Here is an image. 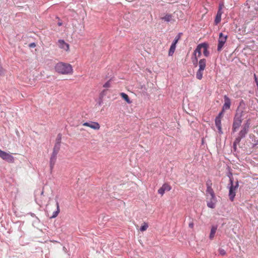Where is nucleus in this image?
I'll list each match as a JSON object with an SVG mask.
<instances>
[{"instance_id":"a878e982","label":"nucleus","mask_w":258,"mask_h":258,"mask_svg":"<svg viewBox=\"0 0 258 258\" xmlns=\"http://www.w3.org/2000/svg\"><path fill=\"white\" fill-rule=\"evenodd\" d=\"M61 139V135L60 134H58L55 143H58L60 145Z\"/></svg>"},{"instance_id":"72a5a7b5","label":"nucleus","mask_w":258,"mask_h":258,"mask_svg":"<svg viewBox=\"0 0 258 258\" xmlns=\"http://www.w3.org/2000/svg\"><path fill=\"white\" fill-rule=\"evenodd\" d=\"M58 26H61V25H62V23H61V22H59V23H58Z\"/></svg>"},{"instance_id":"9d476101","label":"nucleus","mask_w":258,"mask_h":258,"mask_svg":"<svg viewBox=\"0 0 258 258\" xmlns=\"http://www.w3.org/2000/svg\"><path fill=\"white\" fill-rule=\"evenodd\" d=\"M171 187L170 185H169L167 183H164L162 185V186L158 189V192L159 194L163 196L165 191H168L170 190Z\"/></svg>"},{"instance_id":"0eeeda50","label":"nucleus","mask_w":258,"mask_h":258,"mask_svg":"<svg viewBox=\"0 0 258 258\" xmlns=\"http://www.w3.org/2000/svg\"><path fill=\"white\" fill-rule=\"evenodd\" d=\"M0 157L3 160H5L9 162L12 163L14 161L13 156H12L9 153L4 152L1 150H0Z\"/></svg>"},{"instance_id":"c85d7f7f","label":"nucleus","mask_w":258,"mask_h":258,"mask_svg":"<svg viewBox=\"0 0 258 258\" xmlns=\"http://www.w3.org/2000/svg\"><path fill=\"white\" fill-rule=\"evenodd\" d=\"M230 105V100L227 98V109L229 108Z\"/></svg>"},{"instance_id":"20e7f679","label":"nucleus","mask_w":258,"mask_h":258,"mask_svg":"<svg viewBox=\"0 0 258 258\" xmlns=\"http://www.w3.org/2000/svg\"><path fill=\"white\" fill-rule=\"evenodd\" d=\"M206 196L208 207L212 209L214 208L216 203V199L214 192L206 194Z\"/></svg>"},{"instance_id":"a211bd4d","label":"nucleus","mask_w":258,"mask_h":258,"mask_svg":"<svg viewBox=\"0 0 258 258\" xmlns=\"http://www.w3.org/2000/svg\"><path fill=\"white\" fill-rule=\"evenodd\" d=\"M161 19L167 22H171L172 20V16L171 14H166Z\"/></svg>"},{"instance_id":"f704fd0d","label":"nucleus","mask_w":258,"mask_h":258,"mask_svg":"<svg viewBox=\"0 0 258 258\" xmlns=\"http://www.w3.org/2000/svg\"><path fill=\"white\" fill-rule=\"evenodd\" d=\"M43 192H44L43 190H42V191L41 192V195H42L43 194Z\"/></svg>"},{"instance_id":"6ab92c4d","label":"nucleus","mask_w":258,"mask_h":258,"mask_svg":"<svg viewBox=\"0 0 258 258\" xmlns=\"http://www.w3.org/2000/svg\"><path fill=\"white\" fill-rule=\"evenodd\" d=\"M121 97L126 101V102L128 103V104H131L132 103V101H131V100L130 99L128 95L127 94H126L125 93H121L120 94Z\"/></svg>"},{"instance_id":"393cba45","label":"nucleus","mask_w":258,"mask_h":258,"mask_svg":"<svg viewBox=\"0 0 258 258\" xmlns=\"http://www.w3.org/2000/svg\"><path fill=\"white\" fill-rule=\"evenodd\" d=\"M148 227V224L146 223H144V225L141 227L140 230L141 231H145L147 229Z\"/></svg>"},{"instance_id":"aec40b11","label":"nucleus","mask_w":258,"mask_h":258,"mask_svg":"<svg viewBox=\"0 0 258 258\" xmlns=\"http://www.w3.org/2000/svg\"><path fill=\"white\" fill-rule=\"evenodd\" d=\"M60 148V145L58 143H55L54 146L52 153L57 154Z\"/></svg>"},{"instance_id":"c9c22d12","label":"nucleus","mask_w":258,"mask_h":258,"mask_svg":"<svg viewBox=\"0 0 258 258\" xmlns=\"http://www.w3.org/2000/svg\"><path fill=\"white\" fill-rule=\"evenodd\" d=\"M224 98L225 100H226V96H224Z\"/></svg>"},{"instance_id":"473e14b6","label":"nucleus","mask_w":258,"mask_h":258,"mask_svg":"<svg viewBox=\"0 0 258 258\" xmlns=\"http://www.w3.org/2000/svg\"><path fill=\"white\" fill-rule=\"evenodd\" d=\"M30 46L31 47H34V46H35V43H33L30 44Z\"/></svg>"},{"instance_id":"6e6552de","label":"nucleus","mask_w":258,"mask_h":258,"mask_svg":"<svg viewBox=\"0 0 258 258\" xmlns=\"http://www.w3.org/2000/svg\"><path fill=\"white\" fill-rule=\"evenodd\" d=\"M226 42V36L223 33L219 34L217 50L220 51Z\"/></svg>"},{"instance_id":"f8f14e48","label":"nucleus","mask_w":258,"mask_h":258,"mask_svg":"<svg viewBox=\"0 0 258 258\" xmlns=\"http://www.w3.org/2000/svg\"><path fill=\"white\" fill-rule=\"evenodd\" d=\"M58 45L60 48L63 49L64 50L68 51L69 49V45L63 40H59L58 41Z\"/></svg>"},{"instance_id":"1a4fd4ad","label":"nucleus","mask_w":258,"mask_h":258,"mask_svg":"<svg viewBox=\"0 0 258 258\" xmlns=\"http://www.w3.org/2000/svg\"><path fill=\"white\" fill-rule=\"evenodd\" d=\"M83 125L89 127L95 130H98L100 127V126L98 122L94 121L84 122L83 124Z\"/></svg>"},{"instance_id":"cd10ccee","label":"nucleus","mask_w":258,"mask_h":258,"mask_svg":"<svg viewBox=\"0 0 258 258\" xmlns=\"http://www.w3.org/2000/svg\"><path fill=\"white\" fill-rule=\"evenodd\" d=\"M219 251H220V253L221 255H225V254L226 253V252H225V250H224V249H220L219 250Z\"/></svg>"},{"instance_id":"e433bc0d","label":"nucleus","mask_w":258,"mask_h":258,"mask_svg":"<svg viewBox=\"0 0 258 258\" xmlns=\"http://www.w3.org/2000/svg\"><path fill=\"white\" fill-rule=\"evenodd\" d=\"M258 144V141L257 142V143H255V144Z\"/></svg>"},{"instance_id":"4468645a","label":"nucleus","mask_w":258,"mask_h":258,"mask_svg":"<svg viewBox=\"0 0 258 258\" xmlns=\"http://www.w3.org/2000/svg\"><path fill=\"white\" fill-rule=\"evenodd\" d=\"M57 155V154L52 153L50 159V167L51 169L53 168L56 162Z\"/></svg>"},{"instance_id":"5701e85b","label":"nucleus","mask_w":258,"mask_h":258,"mask_svg":"<svg viewBox=\"0 0 258 258\" xmlns=\"http://www.w3.org/2000/svg\"><path fill=\"white\" fill-rule=\"evenodd\" d=\"M175 48H176V46L175 45V44H172L170 47L169 52H168V55L169 56H172L173 55V54L174 53V52L175 51Z\"/></svg>"},{"instance_id":"f03ea898","label":"nucleus","mask_w":258,"mask_h":258,"mask_svg":"<svg viewBox=\"0 0 258 258\" xmlns=\"http://www.w3.org/2000/svg\"><path fill=\"white\" fill-rule=\"evenodd\" d=\"M230 180L231 186L229 189V197L230 200L233 201L235 196L236 190L238 187V182L237 180L233 182L231 177H230Z\"/></svg>"},{"instance_id":"2f4dec72","label":"nucleus","mask_w":258,"mask_h":258,"mask_svg":"<svg viewBox=\"0 0 258 258\" xmlns=\"http://www.w3.org/2000/svg\"><path fill=\"white\" fill-rule=\"evenodd\" d=\"M194 226V223H190L189 224V227H190V228H192Z\"/></svg>"},{"instance_id":"b1692460","label":"nucleus","mask_w":258,"mask_h":258,"mask_svg":"<svg viewBox=\"0 0 258 258\" xmlns=\"http://www.w3.org/2000/svg\"><path fill=\"white\" fill-rule=\"evenodd\" d=\"M204 71L198 70L197 73H196V78L198 80H201L203 78V75Z\"/></svg>"},{"instance_id":"2eb2a0df","label":"nucleus","mask_w":258,"mask_h":258,"mask_svg":"<svg viewBox=\"0 0 258 258\" xmlns=\"http://www.w3.org/2000/svg\"><path fill=\"white\" fill-rule=\"evenodd\" d=\"M212 185V181L211 180H208L206 182L207 185V190H206V194H211L214 192L211 186Z\"/></svg>"},{"instance_id":"f257e3e1","label":"nucleus","mask_w":258,"mask_h":258,"mask_svg":"<svg viewBox=\"0 0 258 258\" xmlns=\"http://www.w3.org/2000/svg\"><path fill=\"white\" fill-rule=\"evenodd\" d=\"M55 71L61 74L68 75L72 74L73 68L71 64L69 63L59 62L55 66Z\"/></svg>"},{"instance_id":"4be33fe9","label":"nucleus","mask_w":258,"mask_h":258,"mask_svg":"<svg viewBox=\"0 0 258 258\" xmlns=\"http://www.w3.org/2000/svg\"><path fill=\"white\" fill-rule=\"evenodd\" d=\"M216 230H217V227H215V226L212 227V228L211 230V232H210V236H209V237L211 239H212L214 238L215 234L216 231Z\"/></svg>"},{"instance_id":"7c9ffc66","label":"nucleus","mask_w":258,"mask_h":258,"mask_svg":"<svg viewBox=\"0 0 258 258\" xmlns=\"http://www.w3.org/2000/svg\"><path fill=\"white\" fill-rule=\"evenodd\" d=\"M178 38H175V39L174 40V41H173V43H172V44H175V45L176 46V43H177V42H178Z\"/></svg>"},{"instance_id":"f3484780","label":"nucleus","mask_w":258,"mask_h":258,"mask_svg":"<svg viewBox=\"0 0 258 258\" xmlns=\"http://www.w3.org/2000/svg\"><path fill=\"white\" fill-rule=\"evenodd\" d=\"M203 46H202V49H203V52L204 54V55L206 57L208 56L209 55V52L208 50V44L204 43H203Z\"/></svg>"},{"instance_id":"bb28decb","label":"nucleus","mask_w":258,"mask_h":258,"mask_svg":"<svg viewBox=\"0 0 258 258\" xmlns=\"http://www.w3.org/2000/svg\"><path fill=\"white\" fill-rule=\"evenodd\" d=\"M103 87L105 88H108L110 87V82L109 81L107 82L106 83H105L103 85Z\"/></svg>"},{"instance_id":"ddd939ff","label":"nucleus","mask_w":258,"mask_h":258,"mask_svg":"<svg viewBox=\"0 0 258 258\" xmlns=\"http://www.w3.org/2000/svg\"><path fill=\"white\" fill-rule=\"evenodd\" d=\"M224 7V5L222 4V5H220L219 6V11L217 14V15L216 16V18H215V23L216 24H218L220 21H221V15H222V12H221V10L222 9V7Z\"/></svg>"},{"instance_id":"c756f323","label":"nucleus","mask_w":258,"mask_h":258,"mask_svg":"<svg viewBox=\"0 0 258 258\" xmlns=\"http://www.w3.org/2000/svg\"><path fill=\"white\" fill-rule=\"evenodd\" d=\"M4 73V70L3 68L0 66V75H3Z\"/></svg>"},{"instance_id":"7ed1b4c3","label":"nucleus","mask_w":258,"mask_h":258,"mask_svg":"<svg viewBox=\"0 0 258 258\" xmlns=\"http://www.w3.org/2000/svg\"><path fill=\"white\" fill-rule=\"evenodd\" d=\"M203 43L198 45L194 51L193 56L192 57V62L194 65H197L198 63V57L201 56L202 51H203L202 46Z\"/></svg>"},{"instance_id":"39448f33","label":"nucleus","mask_w":258,"mask_h":258,"mask_svg":"<svg viewBox=\"0 0 258 258\" xmlns=\"http://www.w3.org/2000/svg\"><path fill=\"white\" fill-rule=\"evenodd\" d=\"M226 107V102L223 105V109L222 111L219 114L218 116L216 117L215 119V124L216 125V127H217L218 131L219 133L222 134L223 132H222V128H221V118L222 116H223V112L225 110V108Z\"/></svg>"},{"instance_id":"9b49d317","label":"nucleus","mask_w":258,"mask_h":258,"mask_svg":"<svg viewBox=\"0 0 258 258\" xmlns=\"http://www.w3.org/2000/svg\"><path fill=\"white\" fill-rule=\"evenodd\" d=\"M241 123V119L240 117H237L234 118V120L233 124V129L234 131H236L239 128Z\"/></svg>"},{"instance_id":"dca6fc26","label":"nucleus","mask_w":258,"mask_h":258,"mask_svg":"<svg viewBox=\"0 0 258 258\" xmlns=\"http://www.w3.org/2000/svg\"><path fill=\"white\" fill-rule=\"evenodd\" d=\"M206 66V59H201L199 62V70L204 71Z\"/></svg>"},{"instance_id":"412c9836","label":"nucleus","mask_w":258,"mask_h":258,"mask_svg":"<svg viewBox=\"0 0 258 258\" xmlns=\"http://www.w3.org/2000/svg\"><path fill=\"white\" fill-rule=\"evenodd\" d=\"M59 206L58 202L56 203V211L53 213V215L51 216V218H54L57 217L59 213Z\"/></svg>"},{"instance_id":"423d86ee","label":"nucleus","mask_w":258,"mask_h":258,"mask_svg":"<svg viewBox=\"0 0 258 258\" xmlns=\"http://www.w3.org/2000/svg\"><path fill=\"white\" fill-rule=\"evenodd\" d=\"M250 124V122L249 120H247L246 121V122L243 125L242 130L240 132L239 137L236 139V141L239 142L240 139L243 138L247 133L248 129L249 128Z\"/></svg>"}]
</instances>
